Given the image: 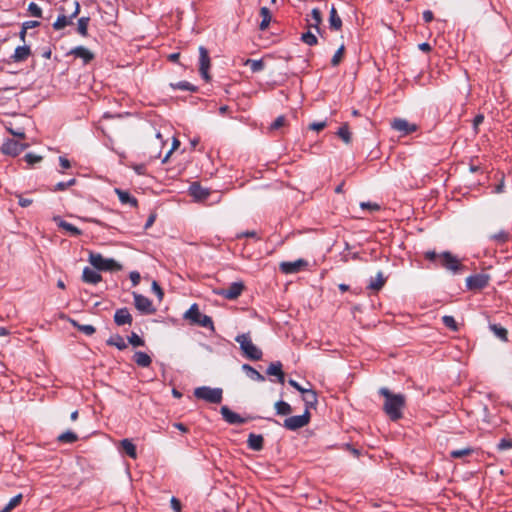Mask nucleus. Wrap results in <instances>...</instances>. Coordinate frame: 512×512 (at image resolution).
Segmentation results:
<instances>
[{
    "label": "nucleus",
    "instance_id": "774afa93",
    "mask_svg": "<svg viewBox=\"0 0 512 512\" xmlns=\"http://www.w3.org/2000/svg\"><path fill=\"white\" fill-rule=\"evenodd\" d=\"M424 256L429 261H436L439 258V254L431 250L425 252Z\"/></svg>",
    "mask_w": 512,
    "mask_h": 512
},
{
    "label": "nucleus",
    "instance_id": "7ed1b4c3",
    "mask_svg": "<svg viewBox=\"0 0 512 512\" xmlns=\"http://www.w3.org/2000/svg\"><path fill=\"white\" fill-rule=\"evenodd\" d=\"M90 264L99 271H118L122 269V265L119 264L113 258H104L100 253L89 252L88 258Z\"/></svg>",
    "mask_w": 512,
    "mask_h": 512
},
{
    "label": "nucleus",
    "instance_id": "680f3d73",
    "mask_svg": "<svg viewBox=\"0 0 512 512\" xmlns=\"http://www.w3.org/2000/svg\"><path fill=\"white\" fill-rule=\"evenodd\" d=\"M132 169L138 175H145L146 174V165L145 164H134V165H132Z\"/></svg>",
    "mask_w": 512,
    "mask_h": 512
},
{
    "label": "nucleus",
    "instance_id": "7c9ffc66",
    "mask_svg": "<svg viewBox=\"0 0 512 512\" xmlns=\"http://www.w3.org/2000/svg\"><path fill=\"white\" fill-rule=\"evenodd\" d=\"M260 16L262 18L260 24H259V29L261 31H264L268 28L270 22H271V19H272V15H271V12L269 10V8L267 7H261L260 9Z\"/></svg>",
    "mask_w": 512,
    "mask_h": 512
},
{
    "label": "nucleus",
    "instance_id": "6e6d98bb",
    "mask_svg": "<svg viewBox=\"0 0 512 512\" xmlns=\"http://www.w3.org/2000/svg\"><path fill=\"white\" fill-rule=\"evenodd\" d=\"M22 494H17L14 497L10 499V501L6 504L8 506V509L13 510L22 500Z\"/></svg>",
    "mask_w": 512,
    "mask_h": 512
},
{
    "label": "nucleus",
    "instance_id": "ea45409f",
    "mask_svg": "<svg viewBox=\"0 0 512 512\" xmlns=\"http://www.w3.org/2000/svg\"><path fill=\"white\" fill-rule=\"evenodd\" d=\"M90 18L89 17H81L78 19L77 23V32L81 36H87L88 35V25H89Z\"/></svg>",
    "mask_w": 512,
    "mask_h": 512
},
{
    "label": "nucleus",
    "instance_id": "603ef678",
    "mask_svg": "<svg viewBox=\"0 0 512 512\" xmlns=\"http://www.w3.org/2000/svg\"><path fill=\"white\" fill-rule=\"evenodd\" d=\"M285 123H286L285 116L280 115L270 124V130H277L280 127L284 126Z\"/></svg>",
    "mask_w": 512,
    "mask_h": 512
},
{
    "label": "nucleus",
    "instance_id": "09e8293b",
    "mask_svg": "<svg viewBox=\"0 0 512 512\" xmlns=\"http://www.w3.org/2000/svg\"><path fill=\"white\" fill-rule=\"evenodd\" d=\"M27 10L33 17H42V9L35 2H30Z\"/></svg>",
    "mask_w": 512,
    "mask_h": 512
},
{
    "label": "nucleus",
    "instance_id": "052dcab7",
    "mask_svg": "<svg viewBox=\"0 0 512 512\" xmlns=\"http://www.w3.org/2000/svg\"><path fill=\"white\" fill-rule=\"evenodd\" d=\"M360 207L362 209H371L373 211H378L380 210V206L377 204V203H372V202H362L360 204Z\"/></svg>",
    "mask_w": 512,
    "mask_h": 512
},
{
    "label": "nucleus",
    "instance_id": "c85d7f7f",
    "mask_svg": "<svg viewBox=\"0 0 512 512\" xmlns=\"http://www.w3.org/2000/svg\"><path fill=\"white\" fill-rule=\"evenodd\" d=\"M120 444H121V447H122L123 451L130 458H132V459H136L137 458L136 446L133 444V442L130 439L125 438V439L121 440Z\"/></svg>",
    "mask_w": 512,
    "mask_h": 512
},
{
    "label": "nucleus",
    "instance_id": "13d9d810",
    "mask_svg": "<svg viewBox=\"0 0 512 512\" xmlns=\"http://www.w3.org/2000/svg\"><path fill=\"white\" fill-rule=\"evenodd\" d=\"M327 125L326 121H320V122H313L309 125V129L314 131H320L324 129Z\"/></svg>",
    "mask_w": 512,
    "mask_h": 512
},
{
    "label": "nucleus",
    "instance_id": "0eeeda50",
    "mask_svg": "<svg viewBox=\"0 0 512 512\" xmlns=\"http://www.w3.org/2000/svg\"><path fill=\"white\" fill-rule=\"evenodd\" d=\"M440 264L446 270L457 274L463 268L456 256L449 251H444L439 254Z\"/></svg>",
    "mask_w": 512,
    "mask_h": 512
},
{
    "label": "nucleus",
    "instance_id": "2eb2a0df",
    "mask_svg": "<svg viewBox=\"0 0 512 512\" xmlns=\"http://www.w3.org/2000/svg\"><path fill=\"white\" fill-rule=\"evenodd\" d=\"M391 126L394 130L401 132L403 135H408L417 130L416 124L409 123L407 120L402 118L394 119Z\"/></svg>",
    "mask_w": 512,
    "mask_h": 512
},
{
    "label": "nucleus",
    "instance_id": "ddd939ff",
    "mask_svg": "<svg viewBox=\"0 0 512 512\" xmlns=\"http://www.w3.org/2000/svg\"><path fill=\"white\" fill-rule=\"evenodd\" d=\"M244 290V283L242 281H237L231 283L227 288L222 289L219 294L224 298L229 300L237 299L242 291Z\"/></svg>",
    "mask_w": 512,
    "mask_h": 512
},
{
    "label": "nucleus",
    "instance_id": "bb28decb",
    "mask_svg": "<svg viewBox=\"0 0 512 512\" xmlns=\"http://www.w3.org/2000/svg\"><path fill=\"white\" fill-rule=\"evenodd\" d=\"M242 370L246 373L247 377H249L250 379H252L254 381H257V382L265 381V377L249 364H243Z\"/></svg>",
    "mask_w": 512,
    "mask_h": 512
},
{
    "label": "nucleus",
    "instance_id": "4c0bfd02",
    "mask_svg": "<svg viewBox=\"0 0 512 512\" xmlns=\"http://www.w3.org/2000/svg\"><path fill=\"white\" fill-rule=\"evenodd\" d=\"M245 65L249 66L253 73L261 72L264 69V62L262 59H247Z\"/></svg>",
    "mask_w": 512,
    "mask_h": 512
},
{
    "label": "nucleus",
    "instance_id": "5701e85b",
    "mask_svg": "<svg viewBox=\"0 0 512 512\" xmlns=\"http://www.w3.org/2000/svg\"><path fill=\"white\" fill-rule=\"evenodd\" d=\"M247 445L253 451H261L264 446V438L260 434L250 433L248 435Z\"/></svg>",
    "mask_w": 512,
    "mask_h": 512
},
{
    "label": "nucleus",
    "instance_id": "0e129e2a",
    "mask_svg": "<svg viewBox=\"0 0 512 512\" xmlns=\"http://www.w3.org/2000/svg\"><path fill=\"white\" fill-rule=\"evenodd\" d=\"M39 25H40L39 21L29 20V21H25V22L22 23V28L28 30V29H32V28L38 27Z\"/></svg>",
    "mask_w": 512,
    "mask_h": 512
},
{
    "label": "nucleus",
    "instance_id": "393cba45",
    "mask_svg": "<svg viewBox=\"0 0 512 512\" xmlns=\"http://www.w3.org/2000/svg\"><path fill=\"white\" fill-rule=\"evenodd\" d=\"M303 394V401L305 403V409L309 411L310 408H315L318 403L317 393L313 389H306Z\"/></svg>",
    "mask_w": 512,
    "mask_h": 512
},
{
    "label": "nucleus",
    "instance_id": "37998d69",
    "mask_svg": "<svg viewBox=\"0 0 512 512\" xmlns=\"http://www.w3.org/2000/svg\"><path fill=\"white\" fill-rule=\"evenodd\" d=\"M346 144L351 142V133L349 131L348 125L344 124L339 127L336 133Z\"/></svg>",
    "mask_w": 512,
    "mask_h": 512
},
{
    "label": "nucleus",
    "instance_id": "f03ea898",
    "mask_svg": "<svg viewBox=\"0 0 512 512\" xmlns=\"http://www.w3.org/2000/svg\"><path fill=\"white\" fill-rule=\"evenodd\" d=\"M235 341L240 345V350L246 358L254 361L262 358V351L253 344L248 333L237 335Z\"/></svg>",
    "mask_w": 512,
    "mask_h": 512
},
{
    "label": "nucleus",
    "instance_id": "412c9836",
    "mask_svg": "<svg viewBox=\"0 0 512 512\" xmlns=\"http://www.w3.org/2000/svg\"><path fill=\"white\" fill-rule=\"evenodd\" d=\"M115 193L119 198V201L124 205H130L131 207H137L138 201L128 191L120 188H115Z\"/></svg>",
    "mask_w": 512,
    "mask_h": 512
},
{
    "label": "nucleus",
    "instance_id": "cd10ccee",
    "mask_svg": "<svg viewBox=\"0 0 512 512\" xmlns=\"http://www.w3.org/2000/svg\"><path fill=\"white\" fill-rule=\"evenodd\" d=\"M133 360L138 366L143 368L148 367L152 362L151 357L147 353L142 351H136L133 356Z\"/></svg>",
    "mask_w": 512,
    "mask_h": 512
},
{
    "label": "nucleus",
    "instance_id": "c9c22d12",
    "mask_svg": "<svg viewBox=\"0 0 512 512\" xmlns=\"http://www.w3.org/2000/svg\"><path fill=\"white\" fill-rule=\"evenodd\" d=\"M278 415H289L292 412V407L289 403L279 400L274 405Z\"/></svg>",
    "mask_w": 512,
    "mask_h": 512
},
{
    "label": "nucleus",
    "instance_id": "f8f14e48",
    "mask_svg": "<svg viewBox=\"0 0 512 512\" xmlns=\"http://www.w3.org/2000/svg\"><path fill=\"white\" fill-rule=\"evenodd\" d=\"M308 266V262L303 259H298L295 261H287L280 263V270L285 274H295L303 270Z\"/></svg>",
    "mask_w": 512,
    "mask_h": 512
},
{
    "label": "nucleus",
    "instance_id": "20e7f679",
    "mask_svg": "<svg viewBox=\"0 0 512 512\" xmlns=\"http://www.w3.org/2000/svg\"><path fill=\"white\" fill-rule=\"evenodd\" d=\"M194 396L210 404H219L223 399V390L220 387L200 386L194 389Z\"/></svg>",
    "mask_w": 512,
    "mask_h": 512
},
{
    "label": "nucleus",
    "instance_id": "6ab92c4d",
    "mask_svg": "<svg viewBox=\"0 0 512 512\" xmlns=\"http://www.w3.org/2000/svg\"><path fill=\"white\" fill-rule=\"evenodd\" d=\"M266 373L270 376H275L277 377V381L280 383V384H284L285 382V375H284V372L282 370V363L280 361H275V362H272L267 370H266Z\"/></svg>",
    "mask_w": 512,
    "mask_h": 512
},
{
    "label": "nucleus",
    "instance_id": "1a4fd4ad",
    "mask_svg": "<svg viewBox=\"0 0 512 512\" xmlns=\"http://www.w3.org/2000/svg\"><path fill=\"white\" fill-rule=\"evenodd\" d=\"M133 298L136 309L139 310L142 314L149 315L156 311L148 297L137 292H133Z\"/></svg>",
    "mask_w": 512,
    "mask_h": 512
},
{
    "label": "nucleus",
    "instance_id": "4468645a",
    "mask_svg": "<svg viewBox=\"0 0 512 512\" xmlns=\"http://www.w3.org/2000/svg\"><path fill=\"white\" fill-rule=\"evenodd\" d=\"M220 413L223 419L230 425H241L246 422L245 418H243L238 413L232 411L228 406H222L220 409Z\"/></svg>",
    "mask_w": 512,
    "mask_h": 512
},
{
    "label": "nucleus",
    "instance_id": "aec40b11",
    "mask_svg": "<svg viewBox=\"0 0 512 512\" xmlns=\"http://www.w3.org/2000/svg\"><path fill=\"white\" fill-rule=\"evenodd\" d=\"M31 55V49L28 45L16 47L14 53L11 55V60L15 63L25 61Z\"/></svg>",
    "mask_w": 512,
    "mask_h": 512
},
{
    "label": "nucleus",
    "instance_id": "e433bc0d",
    "mask_svg": "<svg viewBox=\"0 0 512 512\" xmlns=\"http://www.w3.org/2000/svg\"><path fill=\"white\" fill-rule=\"evenodd\" d=\"M57 440L61 443H74L78 440V435L73 432V431H66V432H63L61 433L58 437H57Z\"/></svg>",
    "mask_w": 512,
    "mask_h": 512
},
{
    "label": "nucleus",
    "instance_id": "f3484780",
    "mask_svg": "<svg viewBox=\"0 0 512 512\" xmlns=\"http://www.w3.org/2000/svg\"><path fill=\"white\" fill-rule=\"evenodd\" d=\"M68 54L74 55L76 58H81L84 64H87L94 59V54L84 46H76L72 48Z\"/></svg>",
    "mask_w": 512,
    "mask_h": 512
},
{
    "label": "nucleus",
    "instance_id": "39448f33",
    "mask_svg": "<svg viewBox=\"0 0 512 512\" xmlns=\"http://www.w3.org/2000/svg\"><path fill=\"white\" fill-rule=\"evenodd\" d=\"M184 318L201 327L214 330L213 320L210 316L202 314L196 303L192 304L185 312Z\"/></svg>",
    "mask_w": 512,
    "mask_h": 512
},
{
    "label": "nucleus",
    "instance_id": "72a5a7b5",
    "mask_svg": "<svg viewBox=\"0 0 512 512\" xmlns=\"http://www.w3.org/2000/svg\"><path fill=\"white\" fill-rule=\"evenodd\" d=\"M385 281L386 279L384 278L383 276V273L381 271H379L375 277V279H371L369 284H368V288L371 289V290H380L384 284H385Z\"/></svg>",
    "mask_w": 512,
    "mask_h": 512
},
{
    "label": "nucleus",
    "instance_id": "c756f323",
    "mask_svg": "<svg viewBox=\"0 0 512 512\" xmlns=\"http://www.w3.org/2000/svg\"><path fill=\"white\" fill-rule=\"evenodd\" d=\"M329 25H330L331 29L336 30V31L340 30L342 27V20L338 16L337 11L334 6H332L330 9Z\"/></svg>",
    "mask_w": 512,
    "mask_h": 512
},
{
    "label": "nucleus",
    "instance_id": "473e14b6",
    "mask_svg": "<svg viewBox=\"0 0 512 512\" xmlns=\"http://www.w3.org/2000/svg\"><path fill=\"white\" fill-rule=\"evenodd\" d=\"M69 322L72 324L73 327H75L80 332L84 333L85 335L91 336L95 333L96 329L93 325L90 324H80L74 319H69Z\"/></svg>",
    "mask_w": 512,
    "mask_h": 512
},
{
    "label": "nucleus",
    "instance_id": "423d86ee",
    "mask_svg": "<svg viewBox=\"0 0 512 512\" xmlns=\"http://www.w3.org/2000/svg\"><path fill=\"white\" fill-rule=\"evenodd\" d=\"M311 419L310 412L305 409L304 413L301 415H294L286 418L283 422V427L289 431H296L304 426H306Z\"/></svg>",
    "mask_w": 512,
    "mask_h": 512
},
{
    "label": "nucleus",
    "instance_id": "4d7b16f0",
    "mask_svg": "<svg viewBox=\"0 0 512 512\" xmlns=\"http://www.w3.org/2000/svg\"><path fill=\"white\" fill-rule=\"evenodd\" d=\"M151 289L157 295L158 299L162 300L164 293L157 281L152 282Z\"/></svg>",
    "mask_w": 512,
    "mask_h": 512
},
{
    "label": "nucleus",
    "instance_id": "bf43d9fd",
    "mask_svg": "<svg viewBox=\"0 0 512 512\" xmlns=\"http://www.w3.org/2000/svg\"><path fill=\"white\" fill-rule=\"evenodd\" d=\"M7 130L15 137H18V138H21V139H25L26 138V134L25 132L23 131V129L21 128H18V129H12V128H9L7 127Z\"/></svg>",
    "mask_w": 512,
    "mask_h": 512
},
{
    "label": "nucleus",
    "instance_id": "9b49d317",
    "mask_svg": "<svg viewBox=\"0 0 512 512\" xmlns=\"http://www.w3.org/2000/svg\"><path fill=\"white\" fill-rule=\"evenodd\" d=\"M489 278L487 274L470 275L466 278V286L470 290L483 289L488 285Z\"/></svg>",
    "mask_w": 512,
    "mask_h": 512
},
{
    "label": "nucleus",
    "instance_id": "dca6fc26",
    "mask_svg": "<svg viewBox=\"0 0 512 512\" xmlns=\"http://www.w3.org/2000/svg\"><path fill=\"white\" fill-rule=\"evenodd\" d=\"M132 321H133V318H132L128 308L123 307V308H119L115 311L114 322L116 325H118V326H123L126 324L131 325Z\"/></svg>",
    "mask_w": 512,
    "mask_h": 512
},
{
    "label": "nucleus",
    "instance_id": "a211bd4d",
    "mask_svg": "<svg viewBox=\"0 0 512 512\" xmlns=\"http://www.w3.org/2000/svg\"><path fill=\"white\" fill-rule=\"evenodd\" d=\"M190 195L198 201H202L208 198L210 191L207 188H203L199 183L193 182L189 187Z\"/></svg>",
    "mask_w": 512,
    "mask_h": 512
},
{
    "label": "nucleus",
    "instance_id": "a878e982",
    "mask_svg": "<svg viewBox=\"0 0 512 512\" xmlns=\"http://www.w3.org/2000/svg\"><path fill=\"white\" fill-rule=\"evenodd\" d=\"M106 344L108 346H114L118 350H125L127 348V343L125 342L124 338L120 334H114L110 336L106 340Z\"/></svg>",
    "mask_w": 512,
    "mask_h": 512
},
{
    "label": "nucleus",
    "instance_id": "de8ad7c7",
    "mask_svg": "<svg viewBox=\"0 0 512 512\" xmlns=\"http://www.w3.org/2000/svg\"><path fill=\"white\" fill-rule=\"evenodd\" d=\"M76 184V179L75 178H71L69 179L68 181H61V182H58L55 187H54V191H64L66 190L67 188L71 187V186H74Z\"/></svg>",
    "mask_w": 512,
    "mask_h": 512
},
{
    "label": "nucleus",
    "instance_id": "b1692460",
    "mask_svg": "<svg viewBox=\"0 0 512 512\" xmlns=\"http://www.w3.org/2000/svg\"><path fill=\"white\" fill-rule=\"evenodd\" d=\"M54 221L57 223V225L67 231L72 236H80L82 234V231L74 226L73 224L61 219L59 216L54 217Z\"/></svg>",
    "mask_w": 512,
    "mask_h": 512
},
{
    "label": "nucleus",
    "instance_id": "f704fd0d",
    "mask_svg": "<svg viewBox=\"0 0 512 512\" xmlns=\"http://www.w3.org/2000/svg\"><path fill=\"white\" fill-rule=\"evenodd\" d=\"M489 328L494 333V335L497 338H499L501 341H504V342L508 341V337H507L508 332L504 327H502L499 324H490Z\"/></svg>",
    "mask_w": 512,
    "mask_h": 512
},
{
    "label": "nucleus",
    "instance_id": "c03bdc74",
    "mask_svg": "<svg viewBox=\"0 0 512 512\" xmlns=\"http://www.w3.org/2000/svg\"><path fill=\"white\" fill-rule=\"evenodd\" d=\"M301 41L308 46H314L318 43L317 37L311 31L303 33L301 35Z\"/></svg>",
    "mask_w": 512,
    "mask_h": 512
},
{
    "label": "nucleus",
    "instance_id": "49530a36",
    "mask_svg": "<svg viewBox=\"0 0 512 512\" xmlns=\"http://www.w3.org/2000/svg\"><path fill=\"white\" fill-rule=\"evenodd\" d=\"M442 322L443 324L451 329L452 331H457L458 330V325H457V322L455 320V318L451 315H444L442 317Z\"/></svg>",
    "mask_w": 512,
    "mask_h": 512
},
{
    "label": "nucleus",
    "instance_id": "58836bf2",
    "mask_svg": "<svg viewBox=\"0 0 512 512\" xmlns=\"http://www.w3.org/2000/svg\"><path fill=\"white\" fill-rule=\"evenodd\" d=\"M70 24H72L71 18L69 16H65L64 14H61L57 17L56 21L53 23V28L55 30H61Z\"/></svg>",
    "mask_w": 512,
    "mask_h": 512
},
{
    "label": "nucleus",
    "instance_id": "6e6552de",
    "mask_svg": "<svg viewBox=\"0 0 512 512\" xmlns=\"http://www.w3.org/2000/svg\"><path fill=\"white\" fill-rule=\"evenodd\" d=\"M29 147L27 143H20L14 139L6 140L1 146V152L5 155L15 157Z\"/></svg>",
    "mask_w": 512,
    "mask_h": 512
},
{
    "label": "nucleus",
    "instance_id": "4be33fe9",
    "mask_svg": "<svg viewBox=\"0 0 512 512\" xmlns=\"http://www.w3.org/2000/svg\"><path fill=\"white\" fill-rule=\"evenodd\" d=\"M82 279L89 284H97L102 280V276L94 269L85 267L82 273Z\"/></svg>",
    "mask_w": 512,
    "mask_h": 512
},
{
    "label": "nucleus",
    "instance_id": "3c124183",
    "mask_svg": "<svg viewBox=\"0 0 512 512\" xmlns=\"http://www.w3.org/2000/svg\"><path fill=\"white\" fill-rule=\"evenodd\" d=\"M24 159L29 165H33L40 162L42 160V156L29 152L24 156Z\"/></svg>",
    "mask_w": 512,
    "mask_h": 512
},
{
    "label": "nucleus",
    "instance_id": "864d4df0",
    "mask_svg": "<svg viewBox=\"0 0 512 512\" xmlns=\"http://www.w3.org/2000/svg\"><path fill=\"white\" fill-rule=\"evenodd\" d=\"M344 53V46H340L331 59L332 66H338Z\"/></svg>",
    "mask_w": 512,
    "mask_h": 512
},
{
    "label": "nucleus",
    "instance_id": "a19ab883",
    "mask_svg": "<svg viewBox=\"0 0 512 512\" xmlns=\"http://www.w3.org/2000/svg\"><path fill=\"white\" fill-rule=\"evenodd\" d=\"M171 87L173 89H179V90H185V91H191V92H195L197 90V87L188 81H179L177 83H172Z\"/></svg>",
    "mask_w": 512,
    "mask_h": 512
},
{
    "label": "nucleus",
    "instance_id": "8fccbe9b",
    "mask_svg": "<svg viewBox=\"0 0 512 512\" xmlns=\"http://www.w3.org/2000/svg\"><path fill=\"white\" fill-rule=\"evenodd\" d=\"M471 452H472V449H470V448L458 449V450L451 451L450 456L452 458H462L466 455L471 454Z\"/></svg>",
    "mask_w": 512,
    "mask_h": 512
},
{
    "label": "nucleus",
    "instance_id": "9d476101",
    "mask_svg": "<svg viewBox=\"0 0 512 512\" xmlns=\"http://www.w3.org/2000/svg\"><path fill=\"white\" fill-rule=\"evenodd\" d=\"M210 68V57L209 52L204 46L199 47V72L201 77L206 81L209 82L211 80V77L208 73Z\"/></svg>",
    "mask_w": 512,
    "mask_h": 512
},
{
    "label": "nucleus",
    "instance_id": "5fc2aeb1",
    "mask_svg": "<svg viewBox=\"0 0 512 512\" xmlns=\"http://www.w3.org/2000/svg\"><path fill=\"white\" fill-rule=\"evenodd\" d=\"M497 448L500 451H504L512 448V440L507 438H502L497 444Z\"/></svg>",
    "mask_w": 512,
    "mask_h": 512
},
{
    "label": "nucleus",
    "instance_id": "f257e3e1",
    "mask_svg": "<svg viewBox=\"0 0 512 512\" xmlns=\"http://www.w3.org/2000/svg\"><path fill=\"white\" fill-rule=\"evenodd\" d=\"M379 394L385 398L383 411L392 421H397L403 417V409L406 405V398L403 394L392 393L387 387H381Z\"/></svg>",
    "mask_w": 512,
    "mask_h": 512
},
{
    "label": "nucleus",
    "instance_id": "338daca9",
    "mask_svg": "<svg viewBox=\"0 0 512 512\" xmlns=\"http://www.w3.org/2000/svg\"><path fill=\"white\" fill-rule=\"evenodd\" d=\"M288 383L290 386H292L293 388H295L297 391H299L300 393H305L306 392V388H303L297 381H295L294 379H289L288 380Z\"/></svg>",
    "mask_w": 512,
    "mask_h": 512
},
{
    "label": "nucleus",
    "instance_id": "2f4dec72",
    "mask_svg": "<svg viewBox=\"0 0 512 512\" xmlns=\"http://www.w3.org/2000/svg\"><path fill=\"white\" fill-rule=\"evenodd\" d=\"M312 23H309L310 28H314L318 33L321 32L320 24L322 23V14L318 8H313L311 11Z\"/></svg>",
    "mask_w": 512,
    "mask_h": 512
},
{
    "label": "nucleus",
    "instance_id": "a18cd8bd",
    "mask_svg": "<svg viewBox=\"0 0 512 512\" xmlns=\"http://www.w3.org/2000/svg\"><path fill=\"white\" fill-rule=\"evenodd\" d=\"M127 340L129 344H131L134 347H143L145 346V341L143 338H141L138 334L135 332H132L128 337Z\"/></svg>",
    "mask_w": 512,
    "mask_h": 512
},
{
    "label": "nucleus",
    "instance_id": "e2e57ef3",
    "mask_svg": "<svg viewBox=\"0 0 512 512\" xmlns=\"http://www.w3.org/2000/svg\"><path fill=\"white\" fill-rule=\"evenodd\" d=\"M129 278L134 286L138 285L141 279L140 273L137 271H132L129 274Z\"/></svg>",
    "mask_w": 512,
    "mask_h": 512
},
{
    "label": "nucleus",
    "instance_id": "69168bd1",
    "mask_svg": "<svg viewBox=\"0 0 512 512\" xmlns=\"http://www.w3.org/2000/svg\"><path fill=\"white\" fill-rule=\"evenodd\" d=\"M170 504H171V508L175 512H180V510H181V503H180V501L176 497H172L171 498Z\"/></svg>",
    "mask_w": 512,
    "mask_h": 512
},
{
    "label": "nucleus",
    "instance_id": "79ce46f5",
    "mask_svg": "<svg viewBox=\"0 0 512 512\" xmlns=\"http://www.w3.org/2000/svg\"><path fill=\"white\" fill-rule=\"evenodd\" d=\"M509 237L510 235L508 232L501 230L498 233L491 235L489 238L498 244H504L509 240Z\"/></svg>",
    "mask_w": 512,
    "mask_h": 512
}]
</instances>
